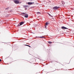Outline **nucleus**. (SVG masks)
<instances>
[{
    "label": "nucleus",
    "mask_w": 74,
    "mask_h": 74,
    "mask_svg": "<svg viewBox=\"0 0 74 74\" xmlns=\"http://www.w3.org/2000/svg\"><path fill=\"white\" fill-rule=\"evenodd\" d=\"M48 43H49V44H52V42H51V41H48Z\"/></svg>",
    "instance_id": "9"
},
{
    "label": "nucleus",
    "mask_w": 74,
    "mask_h": 74,
    "mask_svg": "<svg viewBox=\"0 0 74 74\" xmlns=\"http://www.w3.org/2000/svg\"><path fill=\"white\" fill-rule=\"evenodd\" d=\"M49 16H51L52 18H53V16H52L51 15V14H49Z\"/></svg>",
    "instance_id": "10"
},
{
    "label": "nucleus",
    "mask_w": 74,
    "mask_h": 74,
    "mask_svg": "<svg viewBox=\"0 0 74 74\" xmlns=\"http://www.w3.org/2000/svg\"><path fill=\"white\" fill-rule=\"evenodd\" d=\"M59 8V7H57V6H55L53 8V10H58Z\"/></svg>",
    "instance_id": "2"
},
{
    "label": "nucleus",
    "mask_w": 74,
    "mask_h": 74,
    "mask_svg": "<svg viewBox=\"0 0 74 74\" xmlns=\"http://www.w3.org/2000/svg\"><path fill=\"white\" fill-rule=\"evenodd\" d=\"M21 15H23V16H24V15L25 18H28V15L27 14L23 13L21 14Z\"/></svg>",
    "instance_id": "1"
},
{
    "label": "nucleus",
    "mask_w": 74,
    "mask_h": 74,
    "mask_svg": "<svg viewBox=\"0 0 74 74\" xmlns=\"http://www.w3.org/2000/svg\"><path fill=\"white\" fill-rule=\"evenodd\" d=\"M45 28H47V26H45Z\"/></svg>",
    "instance_id": "17"
},
{
    "label": "nucleus",
    "mask_w": 74,
    "mask_h": 74,
    "mask_svg": "<svg viewBox=\"0 0 74 74\" xmlns=\"http://www.w3.org/2000/svg\"><path fill=\"white\" fill-rule=\"evenodd\" d=\"M34 2H28V5H32L33 4H34Z\"/></svg>",
    "instance_id": "4"
},
{
    "label": "nucleus",
    "mask_w": 74,
    "mask_h": 74,
    "mask_svg": "<svg viewBox=\"0 0 74 74\" xmlns=\"http://www.w3.org/2000/svg\"><path fill=\"white\" fill-rule=\"evenodd\" d=\"M62 29H68V28L65 27L64 26L62 27H61Z\"/></svg>",
    "instance_id": "5"
},
{
    "label": "nucleus",
    "mask_w": 74,
    "mask_h": 74,
    "mask_svg": "<svg viewBox=\"0 0 74 74\" xmlns=\"http://www.w3.org/2000/svg\"><path fill=\"white\" fill-rule=\"evenodd\" d=\"M26 46H28V47H30V46L29 45H26Z\"/></svg>",
    "instance_id": "13"
},
{
    "label": "nucleus",
    "mask_w": 74,
    "mask_h": 74,
    "mask_svg": "<svg viewBox=\"0 0 74 74\" xmlns=\"http://www.w3.org/2000/svg\"><path fill=\"white\" fill-rule=\"evenodd\" d=\"M24 23L23 22H21L20 23V25H23V24Z\"/></svg>",
    "instance_id": "6"
},
{
    "label": "nucleus",
    "mask_w": 74,
    "mask_h": 74,
    "mask_svg": "<svg viewBox=\"0 0 74 74\" xmlns=\"http://www.w3.org/2000/svg\"><path fill=\"white\" fill-rule=\"evenodd\" d=\"M14 3H15V4H19V2L18 0H15L14 1Z\"/></svg>",
    "instance_id": "3"
},
{
    "label": "nucleus",
    "mask_w": 74,
    "mask_h": 74,
    "mask_svg": "<svg viewBox=\"0 0 74 74\" xmlns=\"http://www.w3.org/2000/svg\"><path fill=\"white\" fill-rule=\"evenodd\" d=\"M46 26H48L49 25V23L48 22H46L45 23Z\"/></svg>",
    "instance_id": "7"
},
{
    "label": "nucleus",
    "mask_w": 74,
    "mask_h": 74,
    "mask_svg": "<svg viewBox=\"0 0 74 74\" xmlns=\"http://www.w3.org/2000/svg\"><path fill=\"white\" fill-rule=\"evenodd\" d=\"M37 14H40V12H38L37 13Z\"/></svg>",
    "instance_id": "14"
},
{
    "label": "nucleus",
    "mask_w": 74,
    "mask_h": 74,
    "mask_svg": "<svg viewBox=\"0 0 74 74\" xmlns=\"http://www.w3.org/2000/svg\"><path fill=\"white\" fill-rule=\"evenodd\" d=\"M40 38H44V37L42 36H40Z\"/></svg>",
    "instance_id": "12"
},
{
    "label": "nucleus",
    "mask_w": 74,
    "mask_h": 74,
    "mask_svg": "<svg viewBox=\"0 0 74 74\" xmlns=\"http://www.w3.org/2000/svg\"><path fill=\"white\" fill-rule=\"evenodd\" d=\"M21 26V24H19L17 25V27H19V26Z\"/></svg>",
    "instance_id": "11"
},
{
    "label": "nucleus",
    "mask_w": 74,
    "mask_h": 74,
    "mask_svg": "<svg viewBox=\"0 0 74 74\" xmlns=\"http://www.w3.org/2000/svg\"><path fill=\"white\" fill-rule=\"evenodd\" d=\"M62 4H64H64H65V3L63 1H62Z\"/></svg>",
    "instance_id": "8"
},
{
    "label": "nucleus",
    "mask_w": 74,
    "mask_h": 74,
    "mask_svg": "<svg viewBox=\"0 0 74 74\" xmlns=\"http://www.w3.org/2000/svg\"><path fill=\"white\" fill-rule=\"evenodd\" d=\"M0 62H1V59H0Z\"/></svg>",
    "instance_id": "16"
},
{
    "label": "nucleus",
    "mask_w": 74,
    "mask_h": 74,
    "mask_svg": "<svg viewBox=\"0 0 74 74\" xmlns=\"http://www.w3.org/2000/svg\"><path fill=\"white\" fill-rule=\"evenodd\" d=\"M25 10H27V9L26 8H25Z\"/></svg>",
    "instance_id": "15"
}]
</instances>
